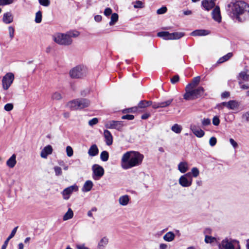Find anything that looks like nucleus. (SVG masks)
Instances as JSON below:
<instances>
[{
    "label": "nucleus",
    "mask_w": 249,
    "mask_h": 249,
    "mask_svg": "<svg viewBox=\"0 0 249 249\" xmlns=\"http://www.w3.org/2000/svg\"><path fill=\"white\" fill-rule=\"evenodd\" d=\"M227 11L231 18L239 22L249 19V5L244 1L231 2L227 6Z\"/></svg>",
    "instance_id": "1"
},
{
    "label": "nucleus",
    "mask_w": 249,
    "mask_h": 249,
    "mask_svg": "<svg viewBox=\"0 0 249 249\" xmlns=\"http://www.w3.org/2000/svg\"><path fill=\"white\" fill-rule=\"evenodd\" d=\"M144 156L138 152L130 151L125 153L121 159V166L124 169H128L141 164Z\"/></svg>",
    "instance_id": "2"
},
{
    "label": "nucleus",
    "mask_w": 249,
    "mask_h": 249,
    "mask_svg": "<svg viewBox=\"0 0 249 249\" xmlns=\"http://www.w3.org/2000/svg\"><path fill=\"white\" fill-rule=\"evenodd\" d=\"M90 102L85 98L76 99L69 102L67 106L72 110L81 109L89 106Z\"/></svg>",
    "instance_id": "3"
},
{
    "label": "nucleus",
    "mask_w": 249,
    "mask_h": 249,
    "mask_svg": "<svg viewBox=\"0 0 249 249\" xmlns=\"http://www.w3.org/2000/svg\"><path fill=\"white\" fill-rule=\"evenodd\" d=\"M87 70L86 67L77 66L70 71V75L72 78H80L86 76Z\"/></svg>",
    "instance_id": "4"
},
{
    "label": "nucleus",
    "mask_w": 249,
    "mask_h": 249,
    "mask_svg": "<svg viewBox=\"0 0 249 249\" xmlns=\"http://www.w3.org/2000/svg\"><path fill=\"white\" fill-rule=\"evenodd\" d=\"M53 40L58 44L62 45H70L72 41L67 34L62 33L56 34L53 37Z\"/></svg>",
    "instance_id": "5"
},
{
    "label": "nucleus",
    "mask_w": 249,
    "mask_h": 249,
    "mask_svg": "<svg viewBox=\"0 0 249 249\" xmlns=\"http://www.w3.org/2000/svg\"><path fill=\"white\" fill-rule=\"evenodd\" d=\"M14 74L12 72L7 73L2 78V88L4 90H7L11 86L14 80Z\"/></svg>",
    "instance_id": "6"
},
{
    "label": "nucleus",
    "mask_w": 249,
    "mask_h": 249,
    "mask_svg": "<svg viewBox=\"0 0 249 249\" xmlns=\"http://www.w3.org/2000/svg\"><path fill=\"white\" fill-rule=\"evenodd\" d=\"M93 171L92 178L94 180L100 179L104 174V169L98 164H94L92 167Z\"/></svg>",
    "instance_id": "7"
},
{
    "label": "nucleus",
    "mask_w": 249,
    "mask_h": 249,
    "mask_svg": "<svg viewBox=\"0 0 249 249\" xmlns=\"http://www.w3.org/2000/svg\"><path fill=\"white\" fill-rule=\"evenodd\" d=\"M124 124L121 121H109L105 124V127L108 129H115L118 131H122Z\"/></svg>",
    "instance_id": "8"
},
{
    "label": "nucleus",
    "mask_w": 249,
    "mask_h": 249,
    "mask_svg": "<svg viewBox=\"0 0 249 249\" xmlns=\"http://www.w3.org/2000/svg\"><path fill=\"white\" fill-rule=\"evenodd\" d=\"M78 190V187L76 185H73L65 188L62 193L63 198L68 200L73 192H77Z\"/></svg>",
    "instance_id": "9"
},
{
    "label": "nucleus",
    "mask_w": 249,
    "mask_h": 249,
    "mask_svg": "<svg viewBox=\"0 0 249 249\" xmlns=\"http://www.w3.org/2000/svg\"><path fill=\"white\" fill-rule=\"evenodd\" d=\"M194 88H192L191 87H186L185 93L183 95L184 99L186 100H192L196 99L194 91Z\"/></svg>",
    "instance_id": "10"
},
{
    "label": "nucleus",
    "mask_w": 249,
    "mask_h": 249,
    "mask_svg": "<svg viewBox=\"0 0 249 249\" xmlns=\"http://www.w3.org/2000/svg\"><path fill=\"white\" fill-rule=\"evenodd\" d=\"M185 176H181L178 179L179 184L183 187H188L191 185L192 178H188Z\"/></svg>",
    "instance_id": "11"
},
{
    "label": "nucleus",
    "mask_w": 249,
    "mask_h": 249,
    "mask_svg": "<svg viewBox=\"0 0 249 249\" xmlns=\"http://www.w3.org/2000/svg\"><path fill=\"white\" fill-rule=\"evenodd\" d=\"M213 18L218 22H220L221 21V16L220 14V10L219 6H216L213 10L212 13Z\"/></svg>",
    "instance_id": "12"
},
{
    "label": "nucleus",
    "mask_w": 249,
    "mask_h": 249,
    "mask_svg": "<svg viewBox=\"0 0 249 249\" xmlns=\"http://www.w3.org/2000/svg\"><path fill=\"white\" fill-rule=\"evenodd\" d=\"M215 0H203L202 1V5L204 8L207 11H209L215 6Z\"/></svg>",
    "instance_id": "13"
},
{
    "label": "nucleus",
    "mask_w": 249,
    "mask_h": 249,
    "mask_svg": "<svg viewBox=\"0 0 249 249\" xmlns=\"http://www.w3.org/2000/svg\"><path fill=\"white\" fill-rule=\"evenodd\" d=\"M14 17L10 12H7L3 14L2 21L5 24H10L13 21Z\"/></svg>",
    "instance_id": "14"
},
{
    "label": "nucleus",
    "mask_w": 249,
    "mask_h": 249,
    "mask_svg": "<svg viewBox=\"0 0 249 249\" xmlns=\"http://www.w3.org/2000/svg\"><path fill=\"white\" fill-rule=\"evenodd\" d=\"M53 152L52 146L48 145L45 146L41 151L40 156L42 158H47L48 155L51 154Z\"/></svg>",
    "instance_id": "15"
},
{
    "label": "nucleus",
    "mask_w": 249,
    "mask_h": 249,
    "mask_svg": "<svg viewBox=\"0 0 249 249\" xmlns=\"http://www.w3.org/2000/svg\"><path fill=\"white\" fill-rule=\"evenodd\" d=\"M104 136L107 145H111L113 142V137L110 132L107 130H104Z\"/></svg>",
    "instance_id": "16"
},
{
    "label": "nucleus",
    "mask_w": 249,
    "mask_h": 249,
    "mask_svg": "<svg viewBox=\"0 0 249 249\" xmlns=\"http://www.w3.org/2000/svg\"><path fill=\"white\" fill-rule=\"evenodd\" d=\"M191 129L193 133L197 137L201 138L202 137L204 134V131L201 129L197 127L195 125L191 126Z\"/></svg>",
    "instance_id": "17"
},
{
    "label": "nucleus",
    "mask_w": 249,
    "mask_h": 249,
    "mask_svg": "<svg viewBox=\"0 0 249 249\" xmlns=\"http://www.w3.org/2000/svg\"><path fill=\"white\" fill-rule=\"evenodd\" d=\"M109 242V239L107 236L102 238L99 241L97 245L98 249H104Z\"/></svg>",
    "instance_id": "18"
},
{
    "label": "nucleus",
    "mask_w": 249,
    "mask_h": 249,
    "mask_svg": "<svg viewBox=\"0 0 249 249\" xmlns=\"http://www.w3.org/2000/svg\"><path fill=\"white\" fill-rule=\"evenodd\" d=\"M99 150L97 146L95 144H92L88 150V154L89 156L94 157L98 155Z\"/></svg>",
    "instance_id": "19"
},
{
    "label": "nucleus",
    "mask_w": 249,
    "mask_h": 249,
    "mask_svg": "<svg viewBox=\"0 0 249 249\" xmlns=\"http://www.w3.org/2000/svg\"><path fill=\"white\" fill-rule=\"evenodd\" d=\"M18 228V227H15L12 231L11 234H10V235L8 236V237L6 239V240L5 241L3 245H2V247H1V249H6L7 246V245L8 244V242L9 241H10V240L15 235L16 232H17V229Z\"/></svg>",
    "instance_id": "20"
},
{
    "label": "nucleus",
    "mask_w": 249,
    "mask_h": 249,
    "mask_svg": "<svg viewBox=\"0 0 249 249\" xmlns=\"http://www.w3.org/2000/svg\"><path fill=\"white\" fill-rule=\"evenodd\" d=\"M16 155L13 154L12 156L7 160L6 165L10 168H13L16 164Z\"/></svg>",
    "instance_id": "21"
},
{
    "label": "nucleus",
    "mask_w": 249,
    "mask_h": 249,
    "mask_svg": "<svg viewBox=\"0 0 249 249\" xmlns=\"http://www.w3.org/2000/svg\"><path fill=\"white\" fill-rule=\"evenodd\" d=\"M188 164L185 162H180L178 165V169L182 173H185L188 170Z\"/></svg>",
    "instance_id": "22"
},
{
    "label": "nucleus",
    "mask_w": 249,
    "mask_h": 249,
    "mask_svg": "<svg viewBox=\"0 0 249 249\" xmlns=\"http://www.w3.org/2000/svg\"><path fill=\"white\" fill-rule=\"evenodd\" d=\"M210 32L206 30H196L191 33L193 36H202L209 34Z\"/></svg>",
    "instance_id": "23"
},
{
    "label": "nucleus",
    "mask_w": 249,
    "mask_h": 249,
    "mask_svg": "<svg viewBox=\"0 0 249 249\" xmlns=\"http://www.w3.org/2000/svg\"><path fill=\"white\" fill-rule=\"evenodd\" d=\"M129 201V197L128 195H124L120 197L119 202L122 206L127 205Z\"/></svg>",
    "instance_id": "24"
},
{
    "label": "nucleus",
    "mask_w": 249,
    "mask_h": 249,
    "mask_svg": "<svg viewBox=\"0 0 249 249\" xmlns=\"http://www.w3.org/2000/svg\"><path fill=\"white\" fill-rule=\"evenodd\" d=\"M175 238V234L172 231L166 233L163 237V239L167 242H172Z\"/></svg>",
    "instance_id": "25"
},
{
    "label": "nucleus",
    "mask_w": 249,
    "mask_h": 249,
    "mask_svg": "<svg viewBox=\"0 0 249 249\" xmlns=\"http://www.w3.org/2000/svg\"><path fill=\"white\" fill-rule=\"evenodd\" d=\"M159 37H162L164 39L171 40V33L168 32H160L157 34Z\"/></svg>",
    "instance_id": "26"
},
{
    "label": "nucleus",
    "mask_w": 249,
    "mask_h": 249,
    "mask_svg": "<svg viewBox=\"0 0 249 249\" xmlns=\"http://www.w3.org/2000/svg\"><path fill=\"white\" fill-rule=\"evenodd\" d=\"M93 187V183L90 180H87L85 182L82 188L83 192H89L91 190Z\"/></svg>",
    "instance_id": "27"
},
{
    "label": "nucleus",
    "mask_w": 249,
    "mask_h": 249,
    "mask_svg": "<svg viewBox=\"0 0 249 249\" xmlns=\"http://www.w3.org/2000/svg\"><path fill=\"white\" fill-rule=\"evenodd\" d=\"M194 91L195 92L196 98L197 99L203 95L204 89L202 87H198L196 88H194Z\"/></svg>",
    "instance_id": "28"
},
{
    "label": "nucleus",
    "mask_w": 249,
    "mask_h": 249,
    "mask_svg": "<svg viewBox=\"0 0 249 249\" xmlns=\"http://www.w3.org/2000/svg\"><path fill=\"white\" fill-rule=\"evenodd\" d=\"M200 77L196 76L193 78L192 82L191 83L188 84L186 86L190 87H191L192 88H196V86L198 85L200 82Z\"/></svg>",
    "instance_id": "29"
},
{
    "label": "nucleus",
    "mask_w": 249,
    "mask_h": 249,
    "mask_svg": "<svg viewBox=\"0 0 249 249\" xmlns=\"http://www.w3.org/2000/svg\"><path fill=\"white\" fill-rule=\"evenodd\" d=\"M228 107L231 109H235L238 108L239 104L238 102L235 100H231L229 101Z\"/></svg>",
    "instance_id": "30"
},
{
    "label": "nucleus",
    "mask_w": 249,
    "mask_h": 249,
    "mask_svg": "<svg viewBox=\"0 0 249 249\" xmlns=\"http://www.w3.org/2000/svg\"><path fill=\"white\" fill-rule=\"evenodd\" d=\"M152 102L150 101L142 100L138 104V107L140 108H145L152 105Z\"/></svg>",
    "instance_id": "31"
},
{
    "label": "nucleus",
    "mask_w": 249,
    "mask_h": 249,
    "mask_svg": "<svg viewBox=\"0 0 249 249\" xmlns=\"http://www.w3.org/2000/svg\"><path fill=\"white\" fill-rule=\"evenodd\" d=\"M232 56V53H229L226 55L222 56L218 60V63H223L227 60H228L229 59H230Z\"/></svg>",
    "instance_id": "32"
},
{
    "label": "nucleus",
    "mask_w": 249,
    "mask_h": 249,
    "mask_svg": "<svg viewBox=\"0 0 249 249\" xmlns=\"http://www.w3.org/2000/svg\"><path fill=\"white\" fill-rule=\"evenodd\" d=\"M73 215V213L71 208H69L67 212L64 214L63 219L64 221L71 219Z\"/></svg>",
    "instance_id": "33"
},
{
    "label": "nucleus",
    "mask_w": 249,
    "mask_h": 249,
    "mask_svg": "<svg viewBox=\"0 0 249 249\" xmlns=\"http://www.w3.org/2000/svg\"><path fill=\"white\" fill-rule=\"evenodd\" d=\"M184 36V33L183 32H174L171 33V40L172 39H178Z\"/></svg>",
    "instance_id": "34"
},
{
    "label": "nucleus",
    "mask_w": 249,
    "mask_h": 249,
    "mask_svg": "<svg viewBox=\"0 0 249 249\" xmlns=\"http://www.w3.org/2000/svg\"><path fill=\"white\" fill-rule=\"evenodd\" d=\"M182 129V126L177 124H174L171 127V130L177 134H179Z\"/></svg>",
    "instance_id": "35"
},
{
    "label": "nucleus",
    "mask_w": 249,
    "mask_h": 249,
    "mask_svg": "<svg viewBox=\"0 0 249 249\" xmlns=\"http://www.w3.org/2000/svg\"><path fill=\"white\" fill-rule=\"evenodd\" d=\"M118 20V15L116 13H113L111 15V20L109 22L110 26L113 25Z\"/></svg>",
    "instance_id": "36"
},
{
    "label": "nucleus",
    "mask_w": 249,
    "mask_h": 249,
    "mask_svg": "<svg viewBox=\"0 0 249 249\" xmlns=\"http://www.w3.org/2000/svg\"><path fill=\"white\" fill-rule=\"evenodd\" d=\"M109 154L107 151H104L100 154V159L103 161H107L108 160Z\"/></svg>",
    "instance_id": "37"
},
{
    "label": "nucleus",
    "mask_w": 249,
    "mask_h": 249,
    "mask_svg": "<svg viewBox=\"0 0 249 249\" xmlns=\"http://www.w3.org/2000/svg\"><path fill=\"white\" fill-rule=\"evenodd\" d=\"M239 78H241L242 80L249 81V75L247 73L246 71H241L239 75Z\"/></svg>",
    "instance_id": "38"
},
{
    "label": "nucleus",
    "mask_w": 249,
    "mask_h": 249,
    "mask_svg": "<svg viewBox=\"0 0 249 249\" xmlns=\"http://www.w3.org/2000/svg\"><path fill=\"white\" fill-rule=\"evenodd\" d=\"M35 21L37 23H39L41 22L42 12L40 11H38L36 13Z\"/></svg>",
    "instance_id": "39"
},
{
    "label": "nucleus",
    "mask_w": 249,
    "mask_h": 249,
    "mask_svg": "<svg viewBox=\"0 0 249 249\" xmlns=\"http://www.w3.org/2000/svg\"><path fill=\"white\" fill-rule=\"evenodd\" d=\"M137 110H138V107H132L124 109L123 110V113H135V112H137Z\"/></svg>",
    "instance_id": "40"
},
{
    "label": "nucleus",
    "mask_w": 249,
    "mask_h": 249,
    "mask_svg": "<svg viewBox=\"0 0 249 249\" xmlns=\"http://www.w3.org/2000/svg\"><path fill=\"white\" fill-rule=\"evenodd\" d=\"M173 99H170L167 101L162 102L160 103V107H168L171 105L172 102H173Z\"/></svg>",
    "instance_id": "41"
},
{
    "label": "nucleus",
    "mask_w": 249,
    "mask_h": 249,
    "mask_svg": "<svg viewBox=\"0 0 249 249\" xmlns=\"http://www.w3.org/2000/svg\"><path fill=\"white\" fill-rule=\"evenodd\" d=\"M216 241V238L209 235H206L205 237V242L206 243H212Z\"/></svg>",
    "instance_id": "42"
},
{
    "label": "nucleus",
    "mask_w": 249,
    "mask_h": 249,
    "mask_svg": "<svg viewBox=\"0 0 249 249\" xmlns=\"http://www.w3.org/2000/svg\"><path fill=\"white\" fill-rule=\"evenodd\" d=\"M14 0H0V6H4L12 4Z\"/></svg>",
    "instance_id": "43"
},
{
    "label": "nucleus",
    "mask_w": 249,
    "mask_h": 249,
    "mask_svg": "<svg viewBox=\"0 0 249 249\" xmlns=\"http://www.w3.org/2000/svg\"><path fill=\"white\" fill-rule=\"evenodd\" d=\"M39 3L43 6L48 7L50 4V0H38Z\"/></svg>",
    "instance_id": "44"
},
{
    "label": "nucleus",
    "mask_w": 249,
    "mask_h": 249,
    "mask_svg": "<svg viewBox=\"0 0 249 249\" xmlns=\"http://www.w3.org/2000/svg\"><path fill=\"white\" fill-rule=\"evenodd\" d=\"M143 7V3L141 1L137 0L134 2V7L135 8H142Z\"/></svg>",
    "instance_id": "45"
},
{
    "label": "nucleus",
    "mask_w": 249,
    "mask_h": 249,
    "mask_svg": "<svg viewBox=\"0 0 249 249\" xmlns=\"http://www.w3.org/2000/svg\"><path fill=\"white\" fill-rule=\"evenodd\" d=\"M191 172L192 176L195 178L197 177L199 174V171L196 167H193L191 170Z\"/></svg>",
    "instance_id": "46"
},
{
    "label": "nucleus",
    "mask_w": 249,
    "mask_h": 249,
    "mask_svg": "<svg viewBox=\"0 0 249 249\" xmlns=\"http://www.w3.org/2000/svg\"><path fill=\"white\" fill-rule=\"evenodd\" d=\"M52 98L53 100H59L62 99V95L60 93L56 92L52 95Z\"/></svg>",
    "instance_id": "47"
},
{
    "label": "nucleus",
    "mask_w": 249,
    "mask_h": 249,
    "mask_svg": "<svg viewBox=\"0 0 249 249\" xmlns=\"http://www.w3.org/2000/svg\"><path fill=\"white\" fill-rule=\"evenodd\" d=\"M167 8L166 6H162L157 11V13L158 15L163 14L166 12Z\"/></svg>",
    "instance_id": "48"
},
{
    "label": "nucleus",
    "mask_w": 249,
    "mask_h": 249,
    "mask_svg": "<svg viewBox=\"0 0 249 249\" xmlns=\"http://www.w3.org/2000/svg\"><path fill=\"white\" fill-rule=\"evenodd\" d=\"M66 152L67 156L69 157H71L73 154L72 148L70 146H67Z\"/></svg>",
    "instance_id": "49"
},
{
    "label": "nucleus",
    "mask_w": 249,
    "mask_h": 249,
    "mask_svg": "<svg viewBox=\"0 0 249 249\" xmlns=\"http://www.w3.org/2000/svg\"><path fill=\"white\" fill-rule=\"evenodd\" d=\"M213 125L215 126H217L219 124L220 120L219 117L217 116H215L213 118Z\"/></svg>",
    "instance_id": "50"
},
{
    "label": "nucleus",
    "mask_w": 249,
    "mask_h": 249,
    "mask_svg": "<svg viewBox=\"0 0 249 249\" xmlns=\"http://www.w3.org/2000/svg\"><path fill=\"white\" fill-rule=\"evenodd\" d=\"M13 105L11 103L6 104L4 107V109L7 111H10L13 109Z\"/></svg>",
    "instance_id": "51"
},
{
    "label": "nucleus",
    "mask_w": 249,
    "mask_h": 249,
    "mask_svg": "<svg viewBox=\"0 0 249 249\" xmlns=\"http://www.w3.org/2000/svg\"><path fill=\"white\" fill-rule=\"evenodd\" d=\"M54 170L56 176H58L62 175V170L60 167L55 166L54 167Z\"/></svg>",
    "instance_id": "52"
},
{
    "label": "nucleus",
    "mask_w": 249,
    "mask_h": 249,
    "mask_svg": "<svg viewBox=\"0 0 249 249\" xmlns=\"http://www.w3.org/2000/svg\"><path fill=\"white\" fill-rule=\"evenodd\" d=\"M67 35H68L69 36H70V38H71L72 37H75L78 36L79 35V33L77 31H72L68 33Z\"/></svg>",
    "instance_id": "53"
},
{
    "label": "nucleus",
    "mask_w": 249,
    "mask_h": 249,
    "mask_svg": "<svg viewBox=\"0 0 249 249\" xmlns=\"http://www.w3.org/2000/svg\"><path fill=\"white\" fill-rule=\"evenodd\" d=\"M202 124L203 126H207L211 124V120L208 118H204L202 120Z\"/></svg>",
    "instance_id": "54"
},
{
    "label": "nucleus",
    "mask_w": 249,
    "mask_h": 249,
    "mask_svg": "<svg viewBox=\"0 0 249 249\" xmlns=\"http://www.w3.org/2000/svg\"><path fill=\"white\" fill-rule=\"evenodd\" d=\"M98 123V119L97 118H94L89 121V124L93 126Z\"/></svg>",
    "instance_id": "55"
},
{
    "label": "nucleus",
    "mask_w": 249,
    "mask_h": 249,
    "mask_svg": "<svg viewBox=\"0 0 249 249\" xmlns=\"http://www.w3.org/2000/svg\"><path fill=\"white\" fill-rule=\"evenodd\" d=\"M217 142L216 138L213 137H211L209 140V144L211 146H214Z\"/></svg>",
    "instance_id": "56"
},
{
    "label": "nucleus",
    "mask_w": 249,
    "mask_h": 249,
    "mask_svg": "<svg viewBox=\"0 0 249 249\" xmlns=\"http://www.w3.org/2000/svg\"><path fill=\"white\" fill-rule=\"evenodd\" d=\"M8 30H9V34L10 37L11 39H12L14 36V32H15L14 28L11 26H10L8 27Z\"/></svg>",
    "instance_id": "57"
},
{
    "label": "nucleus",
    "mask_w": 249,
    "mask_h": 249,
    "mask_svg": "<svg viewBox=\"0 0 249 249\" xmlns=\"http://www.w3.org/2000/svg\"><path fill=\"white\" fill-rule=\"evenodd\" d=\"M179 80V77L178 75H174L171 79V82L175 84L176 83H177Z\"/></svg>",
    "instance_id": "58"
},
{
    "label": "nucleus",
    "mask_w": 249,
    "mask_h": 249,
    "mask_svg": "<svg viewBox=\"0 0 249 249\" xmlns=\"http://www.w3.org/2000/svg\"><path fill=\"white\" fill-rule=\"evenodd\" d=\"M229 141L234 149H236L238 147V143L232 138H230Z\"/></svg>",
    "instance_id": "59"
},
{
    "label": "nucleus",
    "mask_w": 249,
    "mask_h": 249,
    "mask_svg": "<svg viewBox=\"0 0 249 249\" xmlns=\"http://www.w3.org/2000/svg\"><path fill=\"white\" fill-rule=\"evenodd\" d=\"M242 119L246 122H249V111H247L243 114Z\"/></svg>",
    "instance_id": "60"
},
{
    "label": "nucleus",
    "mask_w": 249,
    "mask_h": 249,
    "mask_svg": "<svg viewBox=\"0 0 249 249\" xmlns=\"http://www.w3.org/2000/svg\"><path fill=\"white\" fill-rule=\"evenodd\" d=\"M134 118V116L133 115L127 114L124 115L122 117V119H127L128 120H132Z\"/></svg>",
    "instance_id": "61"
},
{
    "label": "nucleus",
    "mask_w": 249,
    "mask_h": 249,
    "mask_svg": "<svg viewBox=\"0 0 249 249\" xmlns=\"http://www.w3.org/2000/svg\"><path fill=\"white\" fill-rule=\"evenodd\" d=\"M112 10L110 8H107L104 11V15L106 16H108L111 14Z\"/></svg>",
    "instance_id": "62"
},
{
    "label": "nucleus",
    "mask_w": 249,
    "mask_h": 249,
    "mask_svg": "<svg viewBox=\"0 0 249 249\" xmlns=\"http://www.w3.org/2000/svg\"><path fill=\"white\" fill-rule=\"evenodd\" d=\"M76 248L77 249H89L88 247H86L84 244L77 245Z\"/></svg>",
    "instance_id": "63"
},
{
    "label": "nucleus",
    "mask_w": 249,
    "mask_h": 249,
    "mask_svg": "<svg viewBox=\"0 0 249 249\" xmlns=\"http://www.w3.org/2000/svg\"><path fill=\"white\" fill-rule=\"evenodd\" d=\"M167 245L166 244L162 243L160 245L159 248L160 249H167Z\"/></svg>",
    "instance_id": "64"
}]
</instances>
